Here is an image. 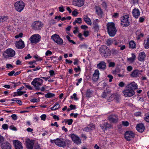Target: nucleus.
<instances>
[{
	"mask_svg": "<svg viewBox=\"0 0 149 149\" xmlns=\"http://www.w3.org/2000/svg\"><path fill=\"white\" fill-rule=\"evenodd\" d=\"M93 91L91 89L88 90L86 92V97L88 98L91 97L93 94Z\"/></svg>",
	"mask_w": 149,
	"mask_h": 149,
	"instance_id": "obj_35",
	"label": "nucleus"
},
{
	"mask_svg": "<svg viewBox=\"0 0 149 149\" xmlns=\"http://www.w3.org/2000/svg\"><path fill=\"white\" fill-rule=\"evenodd\" d=\"M108 33L111 37L114 36L117 31L115 24L113 22L108 23L107 24Z\"/></svg>",
	"mask_w": 149,
	"mask_h": 149,
	"instance_id": "obj_2",
	"label": "nucleus"
},
{
	"mask_svg": "<svg viewBox=\"0 0 149 149\" xmlns=\"http://www.w3.org/2000/svg\"><path fill=\"white\" fill-rule=\"evenodd\" d=\"M129 47L132 49H134L136 47V44L134 41L132 40L130 42Z\"/></svg>",
	"mask_w": 149,
	"mask_h": 149,
	"instance_id": "obj_37",
	"label": "nucleus"
},
{
	"mask_svg": "<svg viewBox=\"0 0 149 149\" xmlns=\"http://www.w3.org/2000/svg\"><path fill=\"white\" fill-rule=\"evenodd\" d=\"M58 9H59V11L61 12H63L64 11V9L62 6H61L59 7Z\"/></svg>",
	"mask_w": 149,
	"mask_h": 149,
	"instance_id": "obj_60",
	"label": "nucleus"
},
{
	"mask_svg": "<svg viewBox=\"0 0 149 149\" xmlns=\"http://www.w3.org/2000/svg\"><path fill=\"white\" fill-rule=\"evenodd\" d=\"M113 40L111 39H109L106 41V45L108 46H110L113 43Z\"/></svg>",
	"mask_w": 149,
	"mask_h": 149,
	"instance_id": "obj_41",
	"label": "nucleus"
},
{
	"mask_svg": "<svg viewBox=\"0 0 149 149\" xmlns=\"http://www.w3.org/2000/svg\"><path fill=\"white\" fill-rule=\"evenodd\" d=\"M129 15H123L121 19V25L124 27H127L130 24V22L128 20Z\"/></svg>",
	"mask_w": 149,
	"mask_h": 149,
	"instance_id": "obj_9",
	"label": "nucleus"
},
{
	"mask_svg": "<svg viewBox=\"0 0 149 149\" xmlns=\"http://www.w3.org/2000/svg\"><path fill=\"white\" fill-rule=\"evenodd\" d=\"M43 83V80L39 78H36L34 79L31 82V84L33 86L35 89L37 90H40V86H41Z\"/></svg>",
	"mask_w": 149,
	"mask_h": 149,
	"instance_id": "obj_3",
	"label": "nucleus"
},
{
	"mask_svg": "<svg viewBox=\"0 0 149 149\" xmlns=\"http://www.w3.org/2000/svg\"><path fill=\"white\" fill-rule=\"evenodd\" d=\"M132 57L127 58V60L130 63H133L135 60L136 56L134 54H132Z\"/></svg>",
	"mask_w": 149,
	"mask_h": 149,
	"instance_id": "obj_33",
	"label": "nucleus"
},
{
	"mask_svg": "<svg viewBox=\"0 0 149 149\" xmlns=\"http://www.w3.org/2000/svg\"><path fill=\"white\" fill-rule=\"evenodd\" d=\"M81 18H78L74 20V21L73 23V24L74 25L76 23L81 24Z\"/></svg>",
	"mask_w": 149,
	"mask_h": 149,
	"instance_id": "obj_40",
	"label": "nucleus"
},
{
	"mask_svg": "<svg viewBox=\"0 0 149 149\" xmlns=\"http://www.w3.org/2000/svg\"><path fill=\"white\" fill-rule=\"evenodd\" d=\"M65 123H67L68 125H71L73 122V120L71 119H65Z\"/></svg>",
	"mask_w": 149,
	"mask_h": 149,
	"instance_id": "obj_44",
	"label": "nucleus"
},
{
	"mask_svg": "<svg viewBox=\"0 0 149 149\" xmlns=\"http://www.w3.org/2000/svg\"><path fill=\"white\" fill-rule=\"evenodd\" d=\"M34 144V141L33 140H30L29 139H26V145L28 149H33Z\"/></svg>",
	"mask_w": 149,
	"mask_h": 149,
	"instance_id": "obj_15",
	"label": "nucleus"
},
{
	"mask_svg": "<svg viewBox=\"0 0 149 149\" xmlns=\"http://www.w3.org/2000/svg\"><path fill=\"white\" fill-rule=\"evenodd\" d=\"M12 118L14 120H16L17 118V116L15 114H12L11 116Z\"/></svg>",
	"mask_w": 149,
	"mask_h": 149,
	"instance_id": "obj_55",
	"label": "nucleus"
},
{
	"mask_svg": "<svg viewBox=\"0 0 149 149\" xmlns=\"http://www.w3.org/2000/svg\"><path fill=\"white\" fill-rule=\"evenodd\" d=\"M108 119L111 122L116 123L118 121V117L115 115H111L109 116Z\"/></svg>",
	"mask_w": 149,
	"mask_h": 149,
	"instance_id": "obj_17",
	"label": "nucleus"
},
{
	"mask_svg": "<svg viewBox=\"0 0 149 149\" xmlns=\"http://www.w3.org/2000/svg\"><path fill=\"white\" fill-rule=\"evenodd\" d=\"M120 96L118 95L113 94L111 95L110 97H109V100H112L113 99H114L116 101L118 102L120 100Z\"/></svg>",
	"mask_w": 149,
	"mask_h": 149,
	"instance_id": "obj_26",
	"label": "nucleus"
},
{
	"mask_svg": "<svg viewBox=\"0 0 149 149\" xmlns=\"http://www.w3.org/2000/svg\"><path fill=\"white\" fill-rule=\"evenodd\" d=\"M13 143L15 146V149H22L23 147L21 142L17 140L13 141Z\"/></svg>",
	"mask_w": 149,
	"mask_h": 149,
	"instance_id": "obj_21",
	"label": "nucleus"
},
{
	"mask_svg": "<svg viewBox=\"0 0 149 149\" xmlns=\"http://www.w3.org/2000/svg\"><path fill=\"white\" fill-rule=\"evenodd\" d=\"M133 15L135 18H137L140 15V12L138 9L134 8L132 10Z\"/></svg>",
	"mask_w": 149,
	"mask_h": 149,
	"instance_id": "obj_24",
	"label": "nucleus"
},
{
	"mask_svg": "<svg viewBox=\"0 0 149 149\" xmlns=\"http://www.w3.org/2000/svg\"><path fill=\"white\" fill-rule=\"evenodd\" d=\"M111 51V53H112V54L115 55H116L118 53V51L115 49H112Z\"/></svg>",
	"mask_w": 149,
	"mask_h": 149,
	"instance_id": "obj_43",
	"label": "nucleus"
},
{
	"mask_svg": "<svg viewBox=\"0 0 149 149\" xmlns=\"http://www.w3.org/2000/svg\"><path fill=\"white\" fill-rule=\"evenodd\" d=\"M100 73L98 70H95L94 73L93 74L92 77V80L94 81H97L99 78Z\"/></svg>",
	"mask_w": 149,
	"mask_h": 149,
	"instance_id": "obj_18",
	"label": "nucleus"
},
{
	"mask_svg": "<svg viewBox=\"0 0 149 149\" xmlns=\"http://www.w3.org/2000/svg\"><path fill=\"white\" fill-rule=\"evenodd\" d=\"M144 119L146 122H149V113L146 114Z\"/></svg>",
	"mask_w": 149,
	"mask_h": 149,
	"instance_id": "obj_49",
	"label": "nucleus"
},
{
	"mask_svg": "<svg viewBox=\"0 0 149 149\" xmlns=\"http://www.w3.org/2000/svg\"><path fill=\"white\" fill-rule=\"evenodd\" d=\"M115 66V63L114 62H110L109 63V67L113 68Z\"/></svg>",
	"mask_w": 149,
	"mask_h": 149,
	"instance_id": "obj_46",
	"label": "nucleus"
},
{
	"mask_svg": "<svg viewBox=\"0 0 149 149\" xmlns=\"http://www.w3.org/2000/svg\"><path fill=\"white\" fill-rule=\"evenodd\" d=\"M100 126L103 130H107L108 128L109 129L112 127V125L107 122H105L104 123L101 124Z\"/></svg>",
	"mask_w": 149,
	"mask_h": 149,
	"instance_id": "obj_22",
	"label": "nucleus"
},
{
	"mask_svg": "<svg viewBox=\"0 0 149 149\" xmlns=\"http://www.w3.org/2000/svg\"><path fill=\"white\" fill-rule=\"evenodd\" d=\"M143 71L142 70H139L137 69L134 70L131 73V74H130V76L133 77H137L141 74V73Z\"/></svg>",
	"mask_w": 149,
	"mask_h": 149,
	"instance_id": "obj_16",
	"label": "nucleus"
},
{
	"mask_svg": "<svg viewBox=\"0 0 149 149\" xmlns=\"http://www.w3.org/2000/svg\"><path fill=\"white\" fill-rule=\"evenodd\" d=\"M124 95L125 97H131L135 94L134 91L127 88V89L124 90L123 92Z\"/></svg>",
	"mask_w": 149,
	"mask_h": 149,
	"instance_id": "obj_10",
	"label": "nucleus"
},
{
	"mask_svg": "<svg viewBox=\"0 0 149 149\" xmlns=\"http://www.w3.org/2000/svg\"><path fill=\"white\" fill-rule=\"evenodd\" d=\"M72 141L76 144H79L81 143V140L79 137L75 134H70Z\"/></svg>",
	"mask_w": 149,
	"mask_h": 149,
	"instance_id": "obj_12",
	"label": "nucleus"
},
{
	"mask_svg": "<svg viewBox=\"0 0 149 149\" xmlns=\"http://www.w3.org/2000/svg\"><path fill=\"white\" fill-rule=\"evenodd\" d=\"M18 91V90H17V95H16L15 94L16 93H15V96H17V95H21L24 94V93H25V91L24 92H22L21 91Z\"/></svg>",
	"mask_w": 149,
	"mask_h": 149,
	"instance_id": "obj_47",
	"label": "nucleus"
},
{
	"mask_svg": "<svg viewBox=\"0 0 149 149\" xmlns=\"http://www.w3.org/2000/svg\"><path fill=\"white\" fill-rule=\"evenodd\" d=\"M78 14V13L77 12V10L76 9L74 10V11H72V15L74 16H77Z\"/></svg>",
	"mask_w": 149,
	"mask_h": 149,
	"instance_id": "obj_52",
	"label": "nucleus"
},
{
	"mask_svg": "<svg viewBox=\"0 0 149 149\" xmlns=\"http://www.w3.org/2000/svg\"><path fill=\"white\" fill-rule=\"evenodd\" d=\"M125 85V83L123 81L120 82L118 84V86H119L121 87H123Z\"/></svg>",
	"mask_w": 149,
	"mask_h": 149,
	"instance_id": "obj_61",
	"label": "nucleus"
},
{
	"mask_svg": "<svg viewBox=\"0 0 149 149\" xmlns=\"http://www.w3.org/2000/svg\"><path fill=\"white\" fill-rule=\"evenodd\" d=\"M51 38L54 42L58 45H62L63 43L62 39L57 34H54L52 35Z\"/></svg>",
	"mask_w": 149,
	"mask_h": 149,
	"instance_id": "obj_8",
	"label": "nucleus"
},
{
	"mask_svg": "<svg viewBox=\"0 0 149 149\" xmlns=\"http://www.w3.org/2000/svg\"><path fill=\"white\" fill-rule=\"evenodd\" d=\"M2 149H11L10 144L8 142H6L2 144L1 146Z\"/></svg>",
	"mask_w": 149,
	"mask_h": 149,
	"instance_id": "obj_29",
	"label": "nucleus"
},
{
	"mask_svg": "<svg viewBox=\"0 0 149 149\" xmlns=\"http://www.w3.org/2000/svg\"><path fill=\"white\" fill-rule=\"evenodd\" d=\"M122 124L125 126H127L129 125V123L127 121H123L122 122Z\"/></svg>",
	"mask_w": 149,
	"mask_h": 149,
	"instance_id": "obj_56",
	"label": "nucleus"
},
{
	"mask_svg": "<svg viewBox=\"0 0 149 149\" xmlns=\"http://www.w3.org/2000/svg\"><path fill=\"white\" fill-rule=\"evenodd\" d=\"M15 54L14 50L11 48L7 49L3 54V57L6 58L9 57H12L14 56Z\"/></svg>",
	"mask_w": 149,
	"mask_h": 149,
	"instance_id": "obj_6",
	"label": "nucleus"
},
{
	"mask_svg": "<svg viewBox=\"0 0 149 149\" xmlns=\"http://www.w3.org/2000/svg\"><path fill=\"white\" fill-rule=\"evenodd\" d=\"M133 68L131 66H128L127 67V70L128 71L130 72L132 70Z\"/></svg>",
	"mask_w": 149,
	"mask_h": 149,
	"instance_id": "obj_63",
	"label": "nucleus"
},
{
	"mask_svg": "<svg viewBox=\"0 0 149 149\" xmlns=\"http://www.w3.org/2000/svg\"><path fill=\"white\" fill-rule=\"evenodd\" d=\"M83 19L84 21L88 25H91L92 24V23L91 19L87 16H84Z\"/></svg>",
	"mask_w": 149,
	"mask_h": 149,
	"instance_id": "obj_31",
	"label": "nucleus"
},
{
	"mask_svg": "<svg viewBox=\"0 0 149 149\" xmlns=\"http://www.w3.org/2000/svg\"><path fill=\"white\" fill-rule=\"evenodd\" d=\"M15 45L17 48L19 49H22L25 46L24 42L21 39L16 42Z\"/></svg>",
	"mask_w": 149,
	"mask_h": 149,
	"instance_id": "obj_14",
	"label": "nucleus"
},
{
	"mask_svg": "<svg viewBox=\"0 0 149 149\" xmlns=\"http://www.w3.org/2000/svg\"><path fill=\"white\" fill-rule=\"evenodd\" d=\"M50 142L52 143H54L56 145L59 147L64 148L66 146L65 142L63 139L61 138H58L54 140H51Z\"/></svg>",
	"mask_w": 149,
	"mask_h": 149,
	"instance_id": "obj_4",
	"label": "nucleus"
},
{
	"mask_svg": "<svg viewBox=\"0 0 149 149\" xmlns=\"http://www.w3.org/2000/svg\"><path fill=\"white\" fill-rule=\"evenodd\" d=\"M2 127L4 130H7L8 128V126L7 124H5L2 125Z\"/></svg>",
	"mask_w": 149,
	"mask_h": 149,
	"instance_id": "obj_53",
	"label": "nucleus"
},
{
	"mask_svg": "<svg viewBox=\"0 0 149 149\" xmlns=\"http://www.w3.org/2000/svg\"><path fill=\"white\" fill-rule=\"evenodd\" d=\"M136 128L137 130L140 132H143L145 129L144 126L142 124H138L137 125Z\"/></svg>",
	"mask_w": 149,
	"mask_h": 149,
	"instance_id": "obj_28",
	"label": "nucleus"
},
{
	"mask_svg": "<svg viewBox=\"0 0 149 149\" xmlns=\"http://www.w3.org/2000/svg\"><path fill=\"white\" fill-rule=\"evenodd\" d=\"M134 136V134L132 131H127L125 134V139L128 141L131 140V139L133 138Z\"/></svg>",
	"mask_w": 149,
	"mask_h": 149,
	"instance_id": "obj_13",
	"label": "nucleus"
},
{
	"mask_svg": "<svg viewBox=\"0 0 149 149\" xmlns=\"http://www.w3.org/2000/svg\"><path fill=\"white\" fill-rule=\"evenodd\" d=\"M25 3L22 1H17L14 3L15 10L19 12H21L24 9Z\"/></svg>",
	"mask_w": 149,
	"mask_h": 149,
	"instance_id": "obj_5",
	"label": "nucleus"
},
{
	"mask_svg": "<svg viewBox=\"0 0 149 149\" xmlns=\"http://www.w3.org/2000/svg\"><path fill=\"white\" fill-rule=\"evenodd\" d=\"M137 36V39L139 40L143 36L144 34L141 32L140 30H138L136 31V33Z\"/></svg>",
	"mask_w": 149,
	"mask_h": 149,
	"instance_id": "obj_32",
	"label": "nucleus"
},
{
	"mask_svg": "<svg viewBox=\"0 0 149 149\" xmlns=\"http://www.w3.org/2000/svg\"><path fill=\"white\" fill-rule=\"evenodd\" d=\"M96 12L97 14L100 16H102L103 12L101 8L99 6H96L95 7Z\"/></svg>",
	"mask_w": 149,
	"mask_h": 149,
	"instance_id": "obj_30",
	"label": "nucleus"
},
{
	"mask_svg": "<svg viewBox=\"0 0 149 149\" xmlns=\"http://www.w3.org/2000/svg\"><path fill=\"white\" fill-rule=\"evenodd\" d=\"M100 53L102 57L107 58L111 55V51L106 45H103L99 49Z\"/></svg>",
	"mask_w": 149,
	"mask_h": 149,
	"instance_id": "obj_1",
	"label": "nucleus"
},
{
	"mask_svg": "<svg viewBox=\"0 0 149 149\" xmlns=\"http://www.w3.org/2000/svg\"><path fill=\"white\" fill-rule=\"evenodd\" d=\"M54 95H55L54 94L49 93L45 94V97L47 98H50L54 96Z\"/></svg>",
	"mask_w": 149,
	"mask_h": 149,
	"instance_id": "obj_42",
	"label": "nucleus"
},
{
	"mask_svg": "<svg viewBox=\"0 0 149 149\" xmlns=\"http://www.w3.org/2000/svg\"><path fill=\"white\" fill-rule=\"evenodd\" d=\"M97 67L100 70H104L106 68V63L103 61H101L97 65Z\"/></svg>",
	"mask_w": 149,
	"mask_h": 149,
	"instance_id": "obj_20",
	"label": "nucleus"
},
{
	"mask_svg": "<svg viewBox=\"0 0 149 149\" xmlns=\"http://www.w3.org/2000/svg\"><path fill=\"white\" fill-rule=\"evenodd\" d=\"M146 54L144 52L140 53L139 54L138 59L139 61H142L145 60L146 57Z\"/></svg>",
	"mask_w": 149,
	"mask_h": 149,
	"instance_id": "obj_27",
	"label": "nucleus"
},
{
	"mask_svg": "<svg viewBox=\"0 0 149 149\" xmlns=\"http://www.w3.org/2000/svg\"><path fill=\"white\" fill-rule=\"evenodd\" d=\"M119 70L118 69H116L113 71L112 73L113 74L115 75L117 74L119 77H123L124 76V71L122 70L120 71L121 72V73H118Z\"/></svg>",
	"mask_w": 149,
	"mask_h": 149,
	"instance_id": "obj_25",
	"label": "nucleus"
},
{
	"mask_svg": "<svg viewBox=\"0 0 149 149\" xmlns=\"http://www.w3.org/2000/svg\"><path fill=\"white\" fill-rule=\"evenodd\" d=\"M32 26L35 30H40L42 26V24L40 22L36 21L33 23Z\"/></svg>",
	"mask_w": 149,
	"mask_h": 149,
	"instance_id": "obj_11",
	"label": "nucleus"
},
{
	"mask_svg": "<svg viewBox=\"0 0 149 149\" xmlns=\"http://www.w3.org/2000/svg\"><path fill=\"white\" fill-rule=\"evenodd\" d=\"M88 127L90 128V131L94 130L95 128V126L93 124H91L89 125Z\"/></svg>",
	"mask_w": 149,
	"mask_h": 149,
	"instance_id": "obj_50",
	"label": "nucleus"
},
{
	"mask_svg": "<svg viewBox=\"0 0 149 149\" xmlns=\"http://www.w3.org/2000/svg\"><path fill=\"white\" fill-rule=\"evenodd\" d=\"M8 17L7 16L0 17V23L6 21L8 20Z\"/></svg>",
	"mask_w": 149,
	"mask_h": 149,
	"instance_id": "obj_38",
	"label": "nucleus"
},
{
	"mask_svg": "<svg viewBox=\"0 0 149 149\" xmlns=\"http://www.w3.org/2000/svg\"><path fill=\"white\" fill-rule=\"evenodd\" d=\"M127 88L134 91L138 88V86L135 82H133L127 85Z\"/></svg>",
	"mask_w": 149,
	"mask_h": 149,
	"instance_id": "obj_23",
	"label": "nucleus"
},
{
	"mask_svg": "<svg viewBox=\"0 0 149 149\" xmlns=\"http://www.w3.org/2000/svg\"><path fill=\"white\" fill-rule=\"evenodd\" d=\"M34 149H41V148L39 145L37 144L34 146Z\"/></svg>",
	"mask_w": 149,
	"mask_h": 149,
	"instance_id": "obj_64",
	"label": "nucleus"
},
{
	"mask_svg": "<svg viewBox=\"0 0 149 149\" xmlns=\"http://www.w3.org/2000/svg\"><path fill=\"white\" fill-rule=\"evenodd\" d=\"M84 0H74L72 4L75 6L81 7L84 5Z\"/></svg>",
	"mask_w": 149,
	"mask_h": 149,
	"instance_id": "obj_19",
	"label": "nucleus"
},
{
	"mask_svg": "<svg viewBox=\"0 0 149 149\" xmlns=\"http://www.w3.org/2000/svg\"><path fill=\"white\" fill-rule=\"evenodd\" d=\"M41 39L40 36L38 34H34L29 38V40L31 43L36 44L39 42Z\"/></svg>",
	"mask_w": 149,
	"mask_h": 149,
	"instance_id": "obj_7",
	"label": "nucleus"
},
{
	"mask_svg": "<svg viewBox=\"0 0 149 149\" xmlns=\"http://www.w3.org/2000/svg\"><path fill=\"white\" fill-rule=\"evenodd\" d=\"M52 54V52L51 51L49 50H47L45 53V55L46 56L51 55Z\"/></svg>",
	"mask_w": 149,
	"mask_h": 149,
	"instance_id": "obj_59",
	"label": "nucleus"
},
{
	"mask_svg": "<svg viewBox=\"0 0 149 149\" xmlns=\"http://www.w3.org/2000/svg\"><path fill=\"white\" fill-rule=\"evenodd\" d=\"M23 84L29 90L32 89V88L31 87L30 85H29L28 84H26L25 83H24Z\"/></svg>",
	"mask_w": 149,
	"mask_h": 149,
	"instance_id": "obj_48",
	"label": "nucleus"
},
{
	"mask_svg": "<svg viewBox=\"0 0 149 149\" xmlns=\"http://www.w3.org/2000/svg\"><path fill=\"white\" fill-rule=\"evenodd\" d=\"M144 47L146 49H148L149 47V36H147L146 39L144 40Z\"/></svg>",
	"mask_w": 149,
	"mask_h": 149,
	"instance_id": "obj_34",
	"label": "nucleus"
},
{
	"mask_svg": "<svg viewBox=\"0 0 149 149\" xmlns=\"http://www.w3.org/2000/svg\"><path fill=\"white\" fill-rule=\"evenodd\" d=\"M89 32L87 31H84V35L86 37H87L89 35Z\"/></svg>",
	"mask_w": 149,
	"mask_h": 149,
	"instance_id": "obj_62",
	"label": "nucleus"
},
{
	"mask_svg": "<svg viewBox=\"0 0 149 149\" xmlns=\"http://www.w3.org/2000/svg\"><path fill=\"white\" fill-rule=\"evenodd\" d=\"M93 24L94 25L93 28L95 31H97L99 29V26L95 22H93Z\"/></svg>",
	"mask_w": 149,
	"mask_h": 149,
	"instance_id": "obj_39",
	"label": "nucleus"
},
{
	"mask_svg": "<svg viewBox=\"0 0 149 149\" xmlns=\"http://www.w3.org/2000/svg\"><path fill=\"white\" fill-rule=\"evenodd\" d=\"M4 138L2 136L0 135V146H1L3 143L4 141Z\"/></svg>",
	"mask_w": 149,
	"mask_h": 149,
	"instance_id": "obj_45",
	"label": "nucleus"
},
{
	"mask_svg": "<svg viewBox=\"0 0 149 149\" xmlns=\"http://www.w3.org/2000/svg\"><path fill=\"white\" fill-rule=\"evenodd\" d=\"M118 47H120V49L121 50H124L126 48L125 45L121 44L118 45Z\"/></svg>",
	"mask_w": 149,
	"mask_h": 149,
	"instance_id": "obj_51",
	"label": "nucleus"
},
{
	"mask_svg": "<svg viewBox=\"0 0 149 149\" xmlns=\"http://www.w3.org/2000/svg\"><path fill=\"white\" fill-rule=\"evenodd\" d=\"M60 105L58 102L54 104L53 107L51 108V109L52 110H55L59 109Z\"/></svg>",
	"mask_w": 149,
	"mask_h": 149,
	"instance_id": "obj_36",
	"label": "nucleus"
},
{
	"mask_svg": "<svg viewBox=\"0 0 149 149\" xmlns=\"http://www.w3.org/2000/svg\"><path fill=\"white\" fill-rule=\"evenodd\" d=\"M41 120L45 121L46 118V116L45 114H42L40 116Z\"/></svg>",
	"mask_w": 149,
	"mask_h": 149,
	"instance_id": "obj_54",
	"label": "nucleus"
},
{
	"mask_svg": "<svg viewBox=\"0 0 149 149\" xmlns=\"http://www.w3.org/2000/svg\"><path fill=\"white\" fill-rule=\"evenodd\" d=\"M11 83L12 84H14V88H15L16 86L19 85L21 84V83L19 81L17 83H15L13 82H11Z\"/></svg>",
	"mask_w": 149,
	"mask_h": 149,
	"instance_id": "obj_57",
	"label": "nucleus"
},
{
	"mask_svg": "<svg viewBox=\"0 0 149 149\" xmlns=\"http://www.w3.org/2000/svg\"><path fill=\"white\" fill-rule=\"evenodd\" d=\"M107 91H104L103 93L102 97L103 98H106L107 97Z\"/></svg>",
	"mask_w": 149,
	"mask_h": 149,
	"instance_id": "obj_58",
	"label": "nucleus"
}]
</instances>
